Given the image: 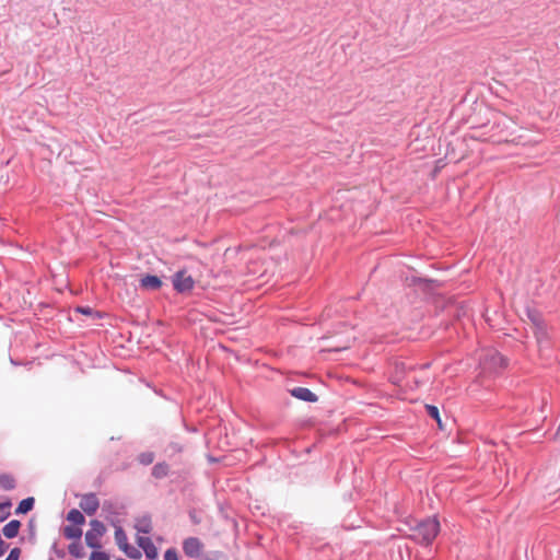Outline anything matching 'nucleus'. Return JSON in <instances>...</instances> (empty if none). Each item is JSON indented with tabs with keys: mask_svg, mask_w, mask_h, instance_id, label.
Listing matches in <instances>:
<instances>
[{
	"mask_svg": "<svg viewBox=\"0 0 560 560\" xmlns=\"http://www.w3.org/2000/svg\"><path fill=\"white\" fill-rule=\"evenodd\" d=\"M399 370H402V372L405 371V364L404 363H396L395 364V371H394V374L392 376V381L394 384H396L397 386H400L405 389H416L418 388L419 386H421L424 382L423 377L420 376V373L422 371H418V370H415L412 368H410L408 370V373L406 376H400L399 375Z\"/></svg>",
	"mask_w": 560,
	"mask_h": 560,
	"instance_id": "nucleus-1",
	"label": "nucleus"
},
{
	"mask_svg": "<svg viewBox=\"0 0 560 560\" xmlns=\"http://www.w3.org/2000/svg\"><path fill=\"white\" fill-rule=\"evenodd\" d=\"M440 532V523L436 518H428L418 524L412 530L415 540L429 545L431 544Z\"/></svg>",
	"mask_w": 560,
	"mask_h": 560,
	"instance_id": "nucleus-2",
	"label": "nucleus"
},
{
	"mask_svg": "<svg viewBox=\"0 0 560 560\" xmlns=\"http://www.w3.org/2000/svg\"><path fill=\"white\" fill-rule=\"evenodd\" d=\"M91 528L85 533L84 539L88 547L92 549L102 548V537L106 533L105 525L98 520H92L90 522Z\"/></svg>",
	"mask_w": 560,
	"mask_h": 560,
	"instance_id": "nucleus-3",
	"label": "nucleus"
},
{
	"mask_svg": "<svg viewBox=\"0 0 560 560\" xmlns=\"http://www.w3.org/2000/svg\"><path fill=\"white\" fill-rule=\"evenodd\" d=\"M205 545L197 537H188L183 541L184 553L189 558H198L203 551Z\"/></svg>",
	"mask_w": 560,
	"mask_h": 560,
	"instance_id": "nucleus-4",
	"label": "nucleus"
},
{
	"mask_svg": "<svg viewBox=\"0 0 560 560\" xmlns=\"http://www.w3.org/2000/svg\"><path fill=\"white\" fill-rule=\"evenodd\" d=\"M194 279L187 275L186 271H178L175 273L173 279L174 288L178 292H187L194 288Z\"/></svg>",
	"mask_w": 560,
	"mask_h": 560,
	"instance_id": "nucleus-5",
	"label": "nucleus"
},
{
	"mask_svg": "<svg viewBox=\"0 0 560 560\" xmlns=\"http://www.w3.org/2000/svg\"><path fill=\"white\" fill-rule=\"evenodd\" d=\"M79 505L84 513L93 515L100 508V501L96 494L86 493L82 495Z\"/></svg>",
	"mask_w": 560,
	"mask_h": 560,
	"instance_id": "nucleus-6",
	"label": "nucleus"
},
{
	"mask_svg": "<svg viewBox=\"0 0 560 560\" xmlns=\"http://www.w3.org/2000/svg\"><path fill=\"white\" fill-rule=\"evenodd\" d=\"M290 393L293 397L304 401L314 402L317 400V396L305 387H295Z\"/></svg>",
	"mask_w": 560,
	"mask_h": 560,
	"instance_id": "nucleus-7",
	"label": "nucleus"
},
{
	"mask_svg": "<svg viewBox=\"0 0 560 560\" xmlns=\"http://www.w3.org/2000/svg\"><path fill=\"white\" fill-rule=\"evenodd\" d=\"M138 544L141 548H143L144 552H145V556L153 560L156 558L158 556V551H156V548L155 546L153 545V542L151 541L150 538L148 537H139L138 538Z\"/></svg>",
	"mask_w": 560,
	"mask_h": 560,
	"instance_id": "nucleus-8",
	"label": "nucleus"
},
{
	"mask_svg": "<svg viewBox=\"0 0 560 560\" xmlns=\"http://www.w3.org/2000/svg\"><path fill=\"white\" fill-rule=\"evenodd\" d=\"M140 283H141L142 288L150 289V290H158L162 285L161 279L156 276H151V275L144 276L140 280Z\"/></svg>",
	"mask_w": 560,
	"mask_h": 560,
	"instance_id": "nucleus-9",
	"label": "nucleus"
},
{
	"mask_svg": "<svg viewBox=\"0 0 560 560\" xmlns=\"http://www.w3.org/2000/svg\"><path fill=\"white\" fill-rule=\"evenodd\" d=\"M21 523L18 520H12L2 528V533L7 538H14L19 535Z\"/></svg>",
	"mask_w": 560,
	"mask_h": 560,
	"instance_id": "nucleus-10",
	"label": "nucleus"
},
{
	"mask_svg": "<svg viewBox=\"0 0 560 560\" xmlns=\"http://www.w3.org/2000/svg\"><path fill=\"white\" fill-rule=\"evenodd\" d=\"M67 521L71 522L74 526L81 527L85 523V517L79 510L72 509L67 514Z\"/></svg>",
	"mask_w": 560,
	"mask_h": 560,
	"instance_id": "nucleus-11",
	"label": "nucleus"
},
{
	"mask_svg": "<svg viewBox=\"0 0 560 560\" xmlns=\"http://www.w3.org/2000/svg\"><path fill=\"white\" fill-rule=\"evenodd\" d=\"M63 536L67 539L80 540L82 536V529L79 526L68 525L63 527Z\"/></svg>",
	"mask_w": 560,
	"mask_h": 560,
	"instance_id": "nucleus-12",
	"label": "nucleus"
},
{
	"mask_svg": "<svg viewBox=\"0 0 560 560\" xmlns=\"http://www.w3.org/2000/svg\"><path fill=\"white\" fill-rule=\"evenodd\" d=\"M114 536H115V541L120 549H124L125 547H127L129 545L127 535L121 527H116Z\"/></svg>",
	"mask_w": 560,
	"mask_h": 560,
	"instance_id": "nucleus-13",
	"label": "nucleus"
},
{
	"mask_svg": "<svg viewBox=\"0 0 560 560\" xmlns=\"http://www.w3.org/2000/svg\"><path fill=\"white\" fill-rule=\"evenodd\" d=\"M0 487L3 490H12L15 487V479L10 474L0 475Z\"/></svg>",
	"mask_w": 560,
	"mask_h": 560,
	"instance_id": "nucleus-14",
	"label": "nucleus"
},
{
	"mask_svg": "<svg viewBox=\"0 0 560 560\" xmlns=\"http://www.w3.org/2000/svg\"><path fill=\"white\" fill-rule=\"evenodd\" d=\"M33 506H34V499L26 498L19 503V506L15 510V513L16 514H25V513L30 512L33 509Z\"/></svg>",
	"mask_w": 560,
	"mask_h": 560,
	"instance_id": "nucleus-15",
	"label": "nucleus"
},
{
	"mask_svg": "<svg viewBox=\"0 0 560 560\" xmlns=\"http://www.w3.org/2000/svg\"><path fill=\"white\" fill-rule=\"evenodd\" d=\"M69 553L75 558H82L84 556V549L80 540H74L68 547Z\"/></svg>",
	"mask_w": 560,
	"mask_h": 560,
	"instance_id": "nucleus-16",
	"label": "nucleus"
},
{
	"mask_svg": "<svg viewBox=\"0 0 560 560\" xmlns=\"http://www.w3.org/2000/svg\"><path fill=\"white\" fill-rule=\"evenodd\" d=\"M167 472H168V465L165 463H159L152 469V475L155 478H163L167 475Z\"/></svg>",
	"mask_w": 560,
	"mask_h": 560,
	"instance_id": "nucleus-17",
	"label": "nucleus"
},
{
	"mask_svg": "<svg viewBox=\"0 0 560 560\" xmlns=\"http://www.w3.org/2000/svg\"><path fill=\"white\" fill-rule=\"evenodd\" d=\"M136 528L140 533L149 534L151 532V521L143 517L137 522Z\"/></svg>",
	"mask_w": 560,
	"mask_h": 560,
	"instance_id": "nucleus-18",
	"label": "nucleus"
},
{
	"mask_svg": "<svg viewBox=\"0 0 560 560\" xmlns=\"http://www.w3.org/2000/svg\"><path fill=\"white\" fill-rule=\"evenodd\" d=\"M127 557H129L130 559H140L141 558V552L140 550H138L137 548L128 545L127 547H125L124 549H121Z\"/></svg>",
	"mask_w": 560,
	"mask_h": 560,
	"instance_id": "nucleus-19",
	"label": "nucleus"
},
{
	"mask_svg": "<svg viewBox=\"0 0 560 560\" xmlns=\"http://www.w3.org/2000/svg\"><path fill=\"white\" fill-rule=\"evenodd\" d=\"M491 361L494 368H504L506 365V360L498 352L491 354Z\"/></svg>",
	"mask_w": 560,
	"mask_h": 560,
	"instance_id": "nucleus-20",
	"label": "nucleus"
},
{
	"mask_svg": "<svg viewBox=\"0 0 560 560\" xmlns=\"http://www.w3.org/2000/svg\"><path fill=\"white\" fill-rule=\"evenodd\" d=\"M11 502L0 503V521H4L10 516Z\"/></svg>",
	"mask_w": 560,
	"mask_h": 560,
	"instance_id": "nucleus-21",
	"label": "nucleus"
},
{
	"mask_svg": "<svg viewBox=\"0 0 560 560\" xmlns=\"http://www.w3.org/2000/svg\"><path fill=\"white\" fill-rule=\"evenodd\" d=\"M89 560H109V556L100 549H93Z\"/></svg>",
	"mask_w": 560,
	"mask_h": 560,
	"instance_id": "nucleus-22",
	"label": "nucleus"
},
{
	"mask_svg": "<svg viewBox=\"0 0 560 560\" xmlns=\"http://www.w3.org/2000/svg\"><path fill=\"white\" fill-rule=\"evenodd\" d=\"M425 408H427L429 416L432 417L433 419H435L436 422L440 424L441 419H440V412H439L438 407L432 406V405H427Z\"/></svg>",
	"mask_w": 560,
	"mask_h": 560,
	"instance_id": "nucleus-23",
	"label": "nucleus"
},
{
	"mask_svg": "<svg viewBox=\"0 0 560 560\" xmlns=\"http://www.w3.org/2000/svg\"><path fill=\"white\" fill-rule=\"evenodd\" d=\"M164 560H178L177 551L174 548H170L164 553Z\"/></svg>",
	"mask_w": 560,
	"mask_h": 560,
	"instance_id": "nucleus-24",
	"label": "nucleus"
},
{
	"mask_svg": "<svg viewBox=\"0 0 560 560\" xmlns=\"http://www.w3.org/2000/svg\"><path fill=\"white\" fill-rule=\"evenodd\" d=\"M20 556H21V550H20V548H13V549L10 551V553H9V556L7 557V559H5V560H19Z\"/></svg>",
	"mask_w": 560,
	"mask_h": 560,
	"instance_id": "nucleus-25",
	"label": "nucleus"
},
{
	"mask_svg": "<svg viewBox=\"0 0 560 560\" xmlns=\"http://www.w3.org/2000/svg\"><path fill=\"white\" fill-rule=\"evenodd\" d=\"M75 312L81 313L83 315H91L93 313V310L89 306H78L75 308Z\"/></svg>",
	"mask_w": 560,
	"mask_h": 560,
	"instance_id": "nucleus-26",
	"label": "nucleus"
},
{
	"mask_svg": "<svg viewBox=\"0 0 560 560\" xmlns=\"http://www.w3.org/2000/svg\"><path fill=\"white\" fill-rule=\"evenodd\" d=\"M142 463L150 464L153 460V456L151 454L149 455H142Z\"/></svg>",
	"mask_w": 560,
	"mask_h": 560,
	"instance_id": "nucleus-27",
	"label": "nucleus"
},
{
	"mask_svg": "<svg viewBox=\"0 0 560 560\" xmlns=\"http://www.w3.org/2000/svg\"><path fill=\"white\" fill-rule=\"evenodd\" d=\"M409 369H410V368H407V366L405 365V371L402 372V370H399V372H398V373H399V375H400V376H406V375H407V373H408V370H409Z\"/></svg>",
	"mask_w": 560,
	"mask_h": 560,
	"instance_id": "nucleus-28",
	"label": "nucleus"
}]
</instances>
